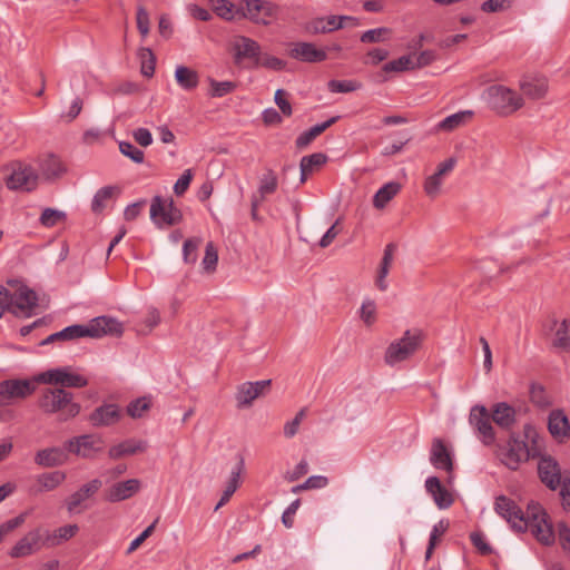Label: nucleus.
<instances>
[{"mask_svg":"<svg viewBox=\"0 0 570 570\" xmlns=\"http://www.w3.org/2000/svg\"><path fill=\"white\" fill-rule=\"evenodd\" d=\"M520 501H495L494 510L502 517L513 530H530L542 544L550 546L554 542L552 524L539 502L531 501L524 505ZM524 503L525 501H521Z\"/></svg>","mask_w":570,"mask_h":570,"instance_id":"obj_1","label":"nucleus"},{"mask_svg":"<svg viewBox=\"0 0 570 570\" xmlns=\"http://www.w3.org/2000/svg\"><path fill=\"white\" fill-rule=\"evenodd\" d=\"M124 332L122 324L114 317L98 316L88 324H73L66 328L49 335L41 342L47 345L55 341H72L80 337L100 338L106 335L120 336Z\"/></svg>","mask_w":570,"mask_h":570,"instance_id":"obj_2","label":"nucleus"},{"mask_svg":"<svg viewBox=\"0 0 570 570\" xmlns=\"http://www.w3.org/2000/svg\"><path fill=\"white\" fill-rule=\"evenodd\" d=\"M38 406L45 414L57 415L60 422L76 417L81 410L80 404L73 400V394L62 387L43 389Z\"/></svg>","mask_w":570,"mask_h":570,"instance_id":"obj_3","label":"nucleus"},{"mask_svg":"<svg viewBox=\"0 0 570 570\" xmlns=\"http://www.w3.org/2000/svg\"><path fill=\"white\" fill-rule=\"evenodd\" d=\"M484 97L491 110L499 116H511L524 106L523 97L503 85L488 87Z\"/></svg>","mask_w":570,"mask_h":570,"instance_id":"obj_4","label":"nucleus"},{"mask_svg":"<svg viewBox=\"0 0 570 570\" xmlns=\"http://www.w3.org/2000/svg\"><path fill=\"white\" fill-rule=\"evenodd\" d=\"M281 7L268 0H243L237 8V13L242 18L252 21L255 24L268 26L277 19Z\"/></svg>","mask_w":570,"mask_h":570,"instance_id":"obj_5","label":"nucleus"},{"mask_svg":"<svg viewBox=\"0 0 570 570\" xmlns=\"http://www.w3.org/2000/svg\"><path fill=\"white\" fill-rule=\"evenodd\" d=\"M421 344V334L415 331H405L400 340L392 342L384 355L387 365H395L411 357Z\"/></svg>","mask_w":570,"mask_h":570,"instance_id":"obj_6","label":"nucleus"},{"mask_svg":"<svg viewBox=\"0 0 570 570\" xmlns=\"http://www.w3.org/2000/svg\"><path fill=\"white\" fill-rule=\"evenodd\" d=\"M37 377L12 379L0 382V406L13 404L16 401L24 400L36 391Z\"/></svg>","mask_w":570,"mask_h":570,"instance_id":"obj_7","label":"nucleus"},{"mask_svg":"<svg viewBox=\"0 0 570 570\" xmlns=\"http://www.w3.org/2000/svg\"><path fill=\"white\" fill-rule=\"evenodd\" d=\"M498 456L505 466L517 470L521 462L529 459L530 452L527 443L513 433L507 445L499 448Z\"/></svg>","mask_w":570,"mask_h":570,"instance_id":"obj_8","label":"nucleus"},{"mask_svg":"<svg viewBox=\"0 0 570 570\" xmlns=\"http://www.w3.org/2000/svg\"><path fill=\"white\" fill-rule=\"evenodd\" d=\"M492 422L491 412L484 405L478 404L471 407L469 423L476 431L479 439L484 445H491L495 441Z\"/></svg>","mask_w":570,"mask_h":570,"instance_id":"obj_9","label":"nucleus"},{"mask_svg":"<svg viewBox=\"0 0 570 570\" xmlns=\"http://www.w3.org/2000/svg\"><path fill=\"white\" fill-rule=\"evenodd\" d=\"M10 174L6 178V185L12 190L30 191L37 186V175L33 169L21 163H12Z\"/></svg>","mask_w":570,"mask_h":570,"instance_id":"obj_10","label":"nucleus"},{"mask_svg":"<svg viewBox=\"0 0 570 570\" xmlns=\"http://www.w3.org/2000/svg\"><path fill=\"white\" fill-rule=\"evenodd\" d=\"M37 381L45 384H55L62 387H85L88 380L79 374L71 373L68 367H58L46 371L37 376Z\"/></svg>","mask_w":570,"mask_h":570,"instance_id":"obj_11","label":"nucleus"},{"mask_svg":"<svg viewBox=\"0 0 570 570\" xmlns=\"http://www.w3.org/2000/svg\"><path fill=\"white\" fill-rule=\"evenodd\" d=\"M150 218L157 225H175L183 218L180 209H178L173 199L163 200L160 196H155L150 205Z\"/></svg>","mask_w":570,"mask_h":570,"instance_id":"obj_12","label":"nucleus"},{"mask_svg":"<svg viewBox=\"0 0 570 570\" xmlns=\"http://www.w3.org/2000/svg\"><path fill=\"white\" fill-rule=\"evenodd\" d=\"M42 547H46L43 531L37 528L19 539L11 548L9 556L11 558H26L40 551Z\"/></svg>","mask_w":570,"mask_h":570,"instance_id":"obj_13","label":"nucleus"},{"mask_svg":"<svg viewBox=\"0 0 570 570\" xmlns=\"http://www.w3.org/2000/svg\"><path fill=\"white\" fill-rule=\"evenodd\" d=\"M456 164V159L454 157H450L444 161L440 163L436 167V171L430 176H428L423 184L424 193L430 198H435L441 193V187L443 185V177L452 171Z\"/></svg>","mask_w":570,"mask_h":570,"instance_id":"obj_14","label":"nucleus"},{"mask_svg":"<svg viewBox=\"0 0 570 570\" xmlns=\"http://www.w3.org/2000/svg\"><path fill=\"white\" fill-rule=\"evenodd\" d=\"M288 53L293 59L308 63L322 62L327 59V53L324 49L305 41L292 43Z\"/></svg>","mask_w":570,"mask_h":570,"instance_id":"obj_15","label":"nucleus"},{"mask_svg":"<svg viewBox=\"0 0 570 570\" xmlns=\"http://www.w3.org/2000/svg\"><path fill=\"white\" fill-rule=\"evenodd\" d=\"M66 475L61 471H52L36 476L30 485L28 494L31 497L43 495L60 485Z\"/></svg>","mask_w":570,"mask_h":570,"instance_id":"obj_16","label":"nucleus"},{"mask_svg":"<svg viewBox=\"0 0 570 570\" xmlns=\"http://www.w3.org/2000/svg\"><path fill=\"white\" fill-rule=\"evenodd\" d=\"M66 449L82 458H90L101 450V440L91 434H85L70 439L66 443Z\"/></svg>","mask_w":570,"mask_h":570,"instance_id":"obj_17","label":"nucleus"},{"mask_svg":"<svg viewBox=\"0 0 570 570\" xmlns=\"http://www.w3.org/2000/svg\"><path fill=\"white\" fill-rule=\"evenodd\" d=\"M271 380L245 382L238 386L236 401L238 407L249 406L271 385Z\"/></svg>","mask_w":570,"mask_h":570,"instance_id":"obj_18","label":"nucleus"},{"mask_svg":"<svg viewBox=\"0 0 570 570\" xmlns=\"http://www.w3.org/2000/svg\"><path fill=\"white\" fill-rule=\"evenodd\" d=\"M519 87L522 94L532 100L544 98L549 90L548 79L543 76H523Z\"/></svg>","mask_w":570,"mask_h":570,"instance_id":"obj_19","label":"nucleus"},{"mask_svg":"<svg viewBox=\"0 0 570 570\" xmlns=\"http://www.w3.org/2000/svg\"><path fill=\"white\" fill-rule=\"evenodd\" d=\"M430 462L439 470L451 472L453 470V460L451 451L440 438L432 440L430 450Z\"/></svg>","mask_w":570,"mask_h":570,"instance_id":"obj_20","label":"nucleus"},{"mask_svg":"<svg viewBox=\"0 0 570 570\" xmlns=\"http://www.w3.org/2000/svg\"><path fill=\"white\" fill-rule=\"evenodd\" d=\"M234 51L235 63H240L244 59H250L253 67L262 53L259 43L245 36H239L235 40Z\"/></svg>","mask_w":570,"mask_h":570,"instance_id":"obj_21","label":"nucleus"},{"mask_svg":"<svg viewBox=\"0 0 570 570\" xmlns=\"http://www.w3.org/2000/svg\"><path fill=\"white\" fill-rule=\"evenodd\" d=\"M539 476L548 488L556 490L561 481V472L558 462L551 456H542L538 463Z\"/></svg>","mask_w":570,"mask_h":570,"instance_id":"obj_22","label":"nucleus"},{"mask_svg":"<svg viewBox=\"0 0 570 570\" xmlns=\"http://www.w3.org/2000/svg\"><path fill=\"white\" fill-rule=\"evenodd\" d=\"M341 21L337 14L315 17L305 23L304 30L313 36L331 33L341 30Z\"/></svg>","mask_w":570,"mask_h":570,"instance_id":"obj_23","label":"nucleus"},{"mask_svg":"<svg viewBox=\"0 0 570 570\" xmlns=\"http://www.w3.org/2000/svg\"><path fill=\"white\" fill-rule=\"evenodd\" d=\"M550 434L560 442L570 438V423L563 410H553L548 417Z\"/></svg>","mask_w":570,"mask_h":570,"instance_id":"obj_24","label":"nucleus"},{"mask_svg":"<svg viewBox=\"0 0 570 570\" xmlns=\"http://www.w3.org/2000/svg\"><path fill=\"white\" fill-rule=\"evenodd\" d=\"M10 298L12 299V313L16 315L30 312L38 302L37 294L26 286L20 287L13 294L10 293Z\"/></svg>","mask_w":570,"mask_h":570,"instance_id":"obj_25","label":"nucleus"},{"mask_svg":"<svg viewBox=\"0 0 570 570\" xmlns=\"http://www.w3.org/2000/svg\"><path fill=\"white\" fill-rule=\"evenodd\" d=\"M493 422L503 430H511L517 422V411L507 402H499L492 406Z\"/></svg>","mask_w":570,"mask_h":570,"instance_id":"obj_26","label":"nucleus"},{"mask_svg":"<svg viewBox=\"0 0 570 570\" xmlns=\"http://www.w3.org/2000/svg\"><path fill=\"white\" fill-rule=\"evenodd\" d=\"M120 419V409L117 404H104L97 407L89 416L94 426H109Z\"/></svg>","mask_w":570,"mask_h":570,"instance_id":"obj_27","label":"nucleus"},{"mask_svg":"<svg viewBox=\"0 0 570 570\" xmlns=\"http://www.w3.org/2000/svg\"><path fill=\"white\" fill-rule=\"evenodd\" d=\"M67 461L66 452L60 448H48L37 452L35 462L41 466L62 465Z\"/></svg>","mask_w":570,"mask_h":570,"instance_id":"obj_28","label":"nucleus"},{"mask_svg":"<svg viewBox=\"0 0 570 570\" xmlns=\"http://www.w3.org/2000/svg\"><path fill=\"white\" fill-rule=\"evenodd\" d=\"M79 528L77 524H68L56 529L55 531H43L46 547H57L70 540L76 535Z\"/></svg>","mask_w":570,"mask_h":570,"instance_id":"obj_29","label":"nucleus"},{"mask_svg":"<svg viewBox=\"0 0 570 570\" xmlns=\"http://www.w3.org/2000/svg\"><path fill=\"white\" fill-rule=\"evenodd\" d=\"M327 161V156L324 153H314L302 157L299 161L301 178L299 183L304 184L308 175L321 168Z\"/></svg>","mask_w":570,"mask_h":570,"instance_id":"obj_30","label":"nucleus"},{"mask_svg":"<svg viewBox=\"0 0 570 570\" xmlns=\"http://www.w3.org/2000/svg\"><path fill=\"white\" fill-rule=\"evenodd\" d=\"M338 116L332 117L328 120L317 124L311 127L308 130L302 132L295 140V146L297 149L306 148L317 136H320L323 131H325L328 127L335 124L338 120Z\"/></svg>","mask_w":570,"mask_h":570,"instance_id":"obj_31","label":"nucleus"},{"mask_svg":"<svg viewBox=\"0 0 570 570\" xmlns=\"http://www.w3.org/2000/svg\"><path fill=\"white\" fill-rule=\"evenodd\" d=\"M147 448V443L141 440L128 439L117 445L109 449V456L112 459H119L124 455H132L138 452H144Z\"/></svg>","mask_w":570,"mask_h":570,"instance_id":"obj_32","label":"nucleus"},{"mask_svg":"<svg viewBox=\"0 0 570 570\" xmlns=\"http://www.w3.org/2000/svg\"><path fill=\"white\" fill-rule=\"evenodd\" d=\"M401 184L397 181H389L384 184L373 197V206L376 209H383L400 191Z\"/></svg>","mask_w":570,"mask_h":570,"instance_id":"obj_33","label":"nucleus"},{"mask_svg":"<svg viewBox=\"0 0 570 570\" xmlns=\"http://www.w3.org/2000/svg\"><path fill=\"white\" fill-rule=\"evenodd\" d=\"M175 79L179 87L187 91L194 90L199 83L198 72L185 66L176 67Z\"/></svg>","mask_w":570,"mask_h":570,"instance_id":"obj_34","label":"nucleus"},{"mask_svg":"<svg viewBox=\"0 0 570 570\" xmlns=\"http://www.w3.org/2000/svg\"><path fill=\"white\" fill-rule=\"evenodd\" d=\"M140 482L137 479H130L125 482H118L110 490V499H129L138 493Z\"/></svg>","mask_w":570,"mask_h":570,"instance_id":"obj_35","label":"nucleus"},{"mask_svg":"<svg viewBox=\"0 0 570 570\" xmlns=\"http://www.w3.org/2000/svg\"><path fill=\"white\" fill-rule=\"evenodd\" d=\"M472 116V111H459V112H455L453 115H450L448 117H445L442 121H440L435 129L438 131H444V132H450V131H453L454 129L463 126L465 124V121L471 118Z\"/></svg>","mask_w":570,"mask_h":570,"instance_id":"obj_36","label":"nucleus"},{"mask_svg":"<svg viewBox=\"0 0 570 570\" xmlns=\"http://www.w3.org/2000/svg\"><path fill=\"white\" fill-rule=\"evenodd\" d=\"M278 186L277 176L272 169H267L259 178V186L257 190V197L264 200L268 195L276 191Z\"/></svg>","mask_w":570,"mask_h":570,"instance_id":"obj_37","label":"nucleus"},{"mask_svg":"<svg viewBox=\"0 0 570 570\" xmlns=\"http://www.w3.org/2000/svg\"><path fill=\"white\" fill-rule=\"evenodd\" d=\"M244 471V459L239 456L238 463L232 470L230 476L226 482V485L223 490V494L220 499H229L238 489L240 484V474Z\"/></svg>","mask_w":570,"mask_h":570,"instance_id":"obj_38","label":"nucleus"},{"mask_svg":"<svg viewBox=\"0 0 570 570\" xmlns=\"http://www.w3.org/2000/svg\"><path fill=\"white\" fill-rule=\"evenodd\" d=\"M119 190L114 186H105L100 188L94 196L91 209L94 213H101L106 207V202L111 199Z\"/></svg>","mask_w":570,"mask_h":570,"instance_id":"obj_39","label":"nucleus"},{"mask_svg":"<svg viewBox=\"0 0 570 570\" xmlns=\"http://www.w3.org/2000/svg\"><path fill=\"white\" fill-rule=\"evenodd\" d=\"M425 489L432 499H453V494L441 483L438 476L428 478Z\"/></svg>","mask_w":570,"mask_h":570,"instance_id":"obj_40","label":"nucleus"},{"mask_svg":"<svg viewBox=\"0 0 570 570\" xmlns=\"http://www.w3.org/2000/svg\"><path fill=\"white\" fill-rule=\"evenodd\" d=\"M391 36L392 30L390 28L380 27L363 32L360 37V40L363 43H377L390 40Z\"/></svg>","mask_w":570,"mask_h":570,"instance_id":"obj_41","label":"nucleus"},{"mask_svg":"<svg viewBox=\"0 0 570 570\" xmlns=\"http://www.w3.org/2000/svg\"><path fill=\"white\" fill-rule=\"evenodd\" d=\"M42 175L48 179H53L61 176L66 168L61 160L55 156L48 157L41 166Z\"/></svg>","mask_w":570,"mask_h":570,"instance_id":"obj_42","label":"nucleus"},{"mask_svg":"<svg viewBox=\"0 0 570 570\" xmlns=\"http://www.w3.org/2000/svg\"><path fill=\"white\" fill-rule=\"evenodd\" d=\"M138 58L141 63L142 76L150 78L155 73L156 57L149 48H140L138 51Z\"/></svg>","mask_w":570,"mask_h":570,"instance_id":"obj_43","label":"nucleus"},{"mask_svg":"<svg viewBox=\"0 0 570 570\" xmlns=\"http://www.w3.org/2000/svg\"><path fill=\"white\" fill-rule=\"evenodd\" d=\"M553 345L558 348L570 350V322L563 320L556 331V338Z\"/></svg>","mask_w":570,"mask_h":570,"instance_id":"obj_44","label":"nucleus"},{"mask_svg":"<svg viewBox=\"0 0 570 570\" xmlns=\"http://www.w3.org/2000/svg\"><path fill=\"white\" fill-rule=\"evenodd\" d=\"M415 66L411 56H402L395 60L389 61L383 66L385 72H402L407 70H414Z\"/></svg>","mask_w":570,"mask_h":570,"instance_id":"obj_45","label":"nucleus"},{"mask_svg":"<svg viewBox=\"0 0 570 570\" xmlns=\"http://www.w3.org/2000/svg\"><path fill=\"white\" fill-rule=\"evenodd\" d=\"M218 263V253L213 242H208L205 248V256L202 265L205 272L212 273L216 269Z\"/></svg>","mask_w":570,"mask_h":570,"instance_id":"obj_46","label":"nucleus"},{"mask_svg":"<svg viewBox=\"0 0 570 570\" xmlns=\"http://www.w3.org/2000/svg\"><path fill=\"white\" fill-rule=\"evenodd\" d=\"M360 317L366 326H371L376 321V304L373 299L366 298L360 308Z\"/></svg>","mask_w":570,"mask_h":570,"instance_id":"obj_47","label":"nucleus"},{"mask_svg":"<svg viewBox=\"0 0 570 570\" xmlns=\"http://www.w3.org/2000/svg\"><path fill=\"white\" fill-rule=\"evenodd\" d=\"M286 66V62L277 57L271 56L268 53H261L258 57L255 68L257 67H264L271 70H283Z\"/></svg>","mask_w":570,"mask_h":570,"instance_id":"obj_48","label":"nucleus"},{"mask_svg":"<svg viewBox=\"0 0 570 570\" xmlns=\"http://www.w3.org/2000/svg\"><path fill=\"white\" fill-rule=\"evenodd\" d=\"M65 219L66 213L53 208H46L40 216V223L45 227H53Z\"/></svg>","mask_w":570,"mask_h":570,"instance_id":"obj_49","label":"nucleus"},{"mask_svg":"<svg viewBox=\"0 0 570 570\" xmlns=\"http://www.w3.org/2000/svg\"><path fill=\"white\" fill-rule=\"evenodd\" d=\"M119 150L124 156L128 157L136 164H141L144 161V151L129 141H120Z\"/></svg>","mask_w":570,"mask_h":570,"instance_id":"obj_50","label":"nucleus"},{"mask_svg":"<svg viewBox=\"0 0 570 570\" xmlns=\"http://www.w3.org/2000/svg\"><path fill=\"white\" fill-rule=\"evenodd\" d=\"M150 400L146 396L139 397L132 402H130L127 406V413L134 419L141 417L144 412L149 410L150 407Z\"/></svg>","mask_w":570,"mask_h":570,"instance_id":"obj_51","label":"nucleus"},{"mask_svg":"<svg viewBox=\"0 0 570 570\" xmlns=\"http://www.w3.org/2000/svg\"><path fill=\"white\" fill-rule=\"evenodd\" d=\"M29 511H26V512H22L20 513L18 517L11 519V520H8L6 522H3L1 525H0V542L3 540V538L6 535H8L11 531H13L14 529H17L18 527H20L27 519V517L29 515Z\"/></svg>","mask_w":570,"mask_h":570,"instance_id":"obj_52","label":"nucleus"},{"mask_svg":"<svg viewBox=\"0 0 570 570\" xmlns=\"http://www.w3.org/2000/svg\"><path fill=\"white\" fill-rule=\"evenodd\" d=\"M327 478L323 475H313L309 476L304 483L295 485L292 488L293 493H298L301 490L305 489H321L327 485Z\"/></svg>","mask_w":570,"mask_h":570,"instance_id":"obj_53","label":"nucleus"},{"mask_svg":"<svg viewBox=\"0 0 570 570\" xmlns=\"http://www.w3.org/2000/svg\"><path fill=\"white\" fill-rule=\"evenodd\" d=\"M236 85L233 81H216L214 79H210L209 95L212 97H223L234 91Z\"/></svg>","mask_w":570,"mask_h":570,"instance_id":"obj_54","label":"nucleus"},{"mask_svg":"<svg viewBox=\"0 0 570 570\" xmlns=\"http://www.w3.org/2000/svg\"><path fill=\"white\" fill-rule=\"evenodd\" d=\"M514 0H487L481 4V10L487 13L505 11L511 8Z\"/></svg>","mask_w":570,"mask_h":570,"instance_id":"obj_55","label":"nucleus"},{"mask_svg":"<svg viewBox=\"0 0 570 570\" xmlns=\"http://www.w3.org/2000/svg\"><path fill=\"white\" fill-rule=\"evenodd\" d=\"M102 483L99 479H94L83 484L73 495L72 499H86L92 497L101 488Z\"/></svg>","mask_w":570,"mask_h":570,"instance_id":"obj_56","label":"nucleus"},{"mask_svg":"<svg viewBox=\"0 0 570 570\" xmlns=\"http://www.w3.org/2000/svg\"><path fill=\"white\" fill-rule=\"evenodd\" d=\"M200 244L199 238L185 240L183 245V256L186 263H195L197 261V248Z\"/></svg>","mask_w":570,"mask_h":570,"instance_id":"obj_57","label":"nucleus"},{"mask_svg":"<svg viewBox=\"0 0 570 570\" xmlns=\"http://www.w3.org/2000/svg\"><path fill=\"white\" fill-rule=\"evenodd\" d=\"M327 86L332 92H352L360 88V83L353 80H331Z\"/></svg>","mask_w":570,"mask_h":570,"instance_id":"obj_58","label":"nucleus"},{"mask_svg":"<svg viewBox=\"0 0 570 570\" xmlns=\"http://www.w3.org/2000/svg\"><path fill=\"white\" fill-rule=\"evenodd\" d=\"M531 401L539 407L551 405V401L541 385H533L530 391Z\"/></svg>","mask_w":570,"mask_h":570,"instance_id":"obj_59","label":"nucleus"},{"mask_svg":"<svg viewBox=\"0 0 570 570\" xmlns=\"http://www.w3.org/2000/svg\"><path fill=\"white\" fill-rule=\"evenodd\" d=\"M136 20H137V28H138L140 35L145 38L149 32V24H150L149 14H148L147 10L145 9V7L139 6L137 8Z\"/></svg>","mask_w":570,"mask_h":570,"instance_id":"obj_60","label":"nucleus"},{"mask_svg":"<svg viewBox=\"0 0 570 570\" xmlns=\"http://www.w3.org/2000/svg\"><path fill=\"white\" fill-rule=\"evenodd\" d=\"M193 180V171L191 169H186L183 175L177 179L174 185V193L177 196H181L188 189L190 181Z\"/></svg>","mask_w":570,"mask_h":570,"instance_id":"obj_61","label":"nucleus"},{"mask_svg":"<svg viewBox=\"0 0 570 570\" xmlns=\"http://www.w3.org/2000/svg\"><path fill=\"white\" fill-rule=\"evenodd\" d=\"M275 104L278 106L284 116L289 117L293 114L292 106L286 98V91L277 89L274 97Z\"/></svg>","mask_w":570,"mask_h":570,"instance_id":"obj_62","label":"nucleus"},{"mask_svg":"<svg viewBox=\"0 0 570 570\" xmlns=\"http://www.w3.org/2000/svg\"><path fill=\"white\" fill-rule=\"evenodd\" d=\"M158 522V518L149 525L147 527L136 539H134L128 549L127 554L132 553L138 547L154 532L155 525Z\"/></svg>","mask_w":570,"mask_h":570,"instance_id":"obj_63","label":"nucleus"},{"mask_svg":"<svg viewBox=\"0 0 570 570\" xmlns=\"http://www.w3.org/2000/svg\"><path fill=\"white\" fill-rule=\"evenodd\" d=\"M558 538L562 549L570 552V529L563 523L558 527Z\"/></svg>","mask_w":570,"mask_h":570,"instance_id":"obj_64","label":"nucleus"}]
</instances>
